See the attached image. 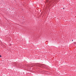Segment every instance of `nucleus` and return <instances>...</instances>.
Listing matches in <instances>:
<instances>
[{"instance_id": "1", "label": "nucleus", "mask_w": 76, "mask_h": 76, "mask_svg": "<svg viewBox=\"0 0 76 76\" xmlns=\"http://www.w3.org/2000/svg\"><path fill=\"white\" fill-rule=\"evenodd\" d=\"M0 57H1V55H0Z\"/></svg>"}, {"instance_id": "2", "label": "nucleus", "mask_w": 76, "mask_h": 76, "mask_svg": "<svg viewBox=\"0 0 76 76\" xmlns=\"http://www.w3.org/2000/svg\"><path fill=\"white\" fill-rule=\"evenodd\" d=\"M17 65H18V64H16V66H17Z\"/></svg>"}, {"instance_id": "3", "label": "nucleus", "mask_w": 76, "mask_h": 76, "mask_svg": "<svg viewBox=\"0 0 76 76\" xmlns=\"http://www.w3.org/2000/svg\"><path fill=\"white\" fill-rule=\"evenodd\" d=\"M73 41V40H72V41Z\"/></svg>"}, {"instance_id": "4", "label": "nucleus", "mask_w": 76, "mask_h": 76, "mask_svg": "<svg viewBox=\"0 0 76 76\" xmlns=\"http://www.w3.org/2000/svg\"><path fill=\"white\" fill-rule=\"evenodd\" d=\"M63 9H64V8H63Z\"/></svg>"}]
</instances>
